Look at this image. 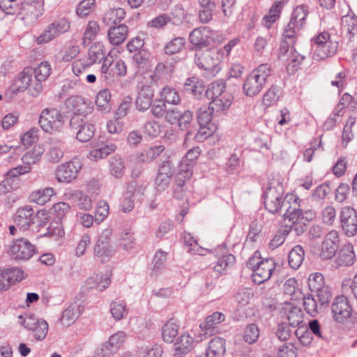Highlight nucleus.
I'll list each match as a JSON object with an SVG mask.
<instances>
[{
  "mask_svg": "<svg viewBox=\"0 0 357 357\" xmlns=\"http://www.w3.org/2000/svg\"><path fill=\"white\" fill-rule=\"evenodd\" d=\"M189 40L196 52L208 47L211 45V39L206 33V27L204 26L194 29L190 33Z\"/></svg>",
  "mask_w": 357,
  "mask_h": 357,
  "instance_id": "obj_23",
  "label": "nucleus"
},
{
  "mask_svg": "<svg viewBox=\"0 0 357 357\" xmlns=\"http://www.w3.org/2000/svg\"><path fill=\"white\" fill-rule=\"evenodd\" d=\"M45 151L43 145L35 146L32 150L26 152L22 157V160L26 163H36L40 160Z\"/></svg>",
  "mask_w": 357,
  "mask_h": 357,
  "instance_id": "obj_48",
  "label": "nucleus"
},
{
  "mask_svg": "<svg viewBox=\"0 0 357 357\" xmlns=\"http://www.w3.org/2000/svg\"><path fill=\"white\" fill-rule=\"evenodd\" d=\"M111 92L107 89L100 90L96 96L97 109L102 114H107L112 109Z\"/></svg>",
  "mask_w": 357,
  "mask_h": 357,
  "instance_id": "obj_29",
  "label": "nucleus"
},
{
  "mask_svg": "<svg viewBox=\"0 0 357 357\" xmlns=\"http://www.w3.org/2000/svg\"><path fill=\"white\" fill-rule=\"evenodd\" d=\"M53 210L55 213L54 220L61 221L66 215L70 212V206L65 202H59L54 205Z\"/></svg>",
  "mask_w": 357,
  "mask_h": 357,
  "instance_id": "obj_61",
  "label": "nucleus"
},
{
  "mask_svg": "<svg viewBox=\"0 0 357 357\" xmlns=\"http://www.w3.org/2000/svg\"><path fill=\"white\" fill-rule=\"evenodd\" d=\"M307 13V10L305 6L302 5L301 6H298L294 10L290 20H293L294 22L297 23L302 27L305 23Z\"/></svg>",
  "mask_w": 357,
  "mask_h": 357,
  "instance_id": "obj_54",
  "label": "nucleus"
},
{
  "mask_svg": "<svg viewBox=\"0 0 357 357\" xmlns=\"http://www.w3.org/2000/svg\"><path fill=\"white\" fill-rule=\"evenodd\" d=\"M259 331L258 326L255 324H251L247 326L244 331V340L249 343H255L259 338Z\"/></svg>",
  "mask_w": 357,
  "mask_h": 357,
  "instance_id": "obj_52",
  "label": "nucleus"
},
{
  "mask_svg": "<svg viewBox=\"0 0 357 357\" xmlns=\"http://www.w3.org/2000/svg\"><path fill=\"white\" fill-rule=\"evenodd\" d=\"M280 88L276 85H272L271 87L263 96V102L266 106H271L279 99Z\"/></svg>",
  "mask_w": 357,
  "mask_h": 357,
  "instance_id": "obj_50",
  "label": "nucleus"
},
{
  "mask_svg": "<svg viewBox=\"0 0 357 357\" xmlns=\"http://www.w3.org/2000/svg\"><path fill=\"white\" fill-rule=\"evenodd\" d=\"M213 113L215 112L211 110L209 105H204L199 108L197 118L200 127H206L211 123Z\"/></svg>",
  "mask_w": 357,
  "mask_h": 357,
  "instance_id": "obj_46",
  "label": "nucleus"
},
{
  "mask_svg": "<svg viewBox=\"0 0 357 357\" xmlns=\"http://www.w3.org/2000/svg\"><path fill=\"white\" fill-rule=\"evenodd\" d=\"M9 252L14 259L26 261L35 254L36 248L27 239L20 238L12 242Z\"/></svg>",
  "mask_w": 357,
  "mask_h": 357,
  "instance_id": "obj_10",
  "label": "nucleus"
},
{
  "mask_svg": "<svg viewBox=\"0 0 357 357\" xmlns=\"http://www.w3.org/2000/svg\"><path fill=\"white\" fill-rule=\"evenodd\" d=\"M126 338L127 334L124 331H120L111 335L109 341L113 348L117 351L123 344Z\"/></svg>",
  "mask_w": 357,
  "mask_h": 357,
  "instance_id": "obj_64",
  "label": "nucleus"
},
{
  "mask_svg": "<svg viewBox=\"0 0 357 357\" xmlns=\"http://www.w3.org/2000/svg\"><path fill=\"white\" fill-rule=\"evenodd\" d=\"M285 317L291 327L296 328L303 324V313L302 310L296 306L287 304L283 307Z\"/></svg>",
  "mask_w": 357,
  "mask_h": 357,
  "instance_id": "obj_27",
  "label": "nucleus"
},
{
  "mask_svg": "<svg viewBox=\"0 0 357 357\" xmlns=\"http://www.w3.org/2000/svg\"><path fill=\"white\" fill-rule=\"evenodd\" d=\"M340 225L344 234L353 237L357 234V212L351 206L342 208L340 213Z\"/></svg>",
  "mask_w": 357,
  "mask_h": 357,
  "instance_id": "obj_11",
  "label": "nucleus"
},
{
  "mask_svg": "<svg viewBox=\"0 0 357 357\" xmlns=\"http://www.w3.org/2000/svg\"><path fill=\"white\" fill-rule=\"evenodd\" d=\"M225 87L226 84L225 82H214L210 84L206 91V96L211 99L222 96L226 93H225Z\"/></svg>",
  "mask_w": 357,
  "mask_h": 357,
  "instance_id": "obj_49",
  "label": "nucleus"
},
{
  "mask_svg": "<svg viewBox=\"0 0 357 357\" xmlns=\"http://www.w3.org/2000/svg\"><path fill=\"white\" fill-rule=\"evenodd\" d=\"M333 235L335 236V238H337L336 234H330L322 242L320 248L314 246L311 248V252L316 257H319L324 260H326L335 256L338 245L336 244L335 241L331 238Z\"/></svg>",
  "mask_w": 357,
  "mask_h": 357,
  "instance_id": "obj_15",
  "label": "nucleus"
},
{
  "mask_svg": "<svg viewBox=\"0 0 357 357\" xmlns=\"http://www.w3.org/2000/svg\"><path fill=\"white\" fill-rule=\"evenodd\" d=\"M44 10L43 1L36 0L32 1H24L22 2L18 12L21 19L26 25H31L34 23Z\"/></svg>",
  "mask_w": 357,
  "mask_h": 357,
  "instance_id": "obj_9",
  "label": "nucleus"
},
{
  "mask_svg": "<svg viewBox=\"0 0 357 357\" xmlns=\"http://www.w3.org/2000/svg\"><path fill=\"white\" fill-rule=\"evenodd\" d=\"M67 107L73 111V115L89 116L93 112V103L81 96H73L66 100Z\"/></svg>",
  "mask_w": 357,
  "mask_h": 357,
  "instance_id": "obj_14",
  "label": "nucleus"
},
{
  "mask_svg": "<svg viewBox=\"0 0 357 357\" xmlns=\"http://www.w3.org/2000/svg\"><path fill=\"white\" fill-rule=\"evenodd\" d=\"M325 286L324 278L320 273H314L308 278V287L311 291H315Z\"/></svg>",
  "mask_w": 357,
  "mask_h": 357,
  "instance_id": "obj_51",
  "label": "nucleus"
},
{
  "mask_svg": "<svg viewBox=\"0 0 357 357\" xmlns=\"http://www.w3.org/2000/svg\"><path fill=\"white\" fill-rule=\"evenodd\" d=\"M285 219H289V221H291L292 223L298 222V220L302 217V219L304 218V215L303 213V211L299 208H293L289 206L287 210L285 213L283 215Z\"/></svg>",
  "mask_w": 357,
  "mask_h": 357,
  "instance_id": "obj_63",
  "label": "nucleus"
},
{
  "mask_svg": "<svg viewBox=\"0 0 357 357\" xmlns=\"http://www.w3.org/2000/svg\"><path fill=\"white\" fill-rule=\"evenodd\" d=\"M275 263L273 259H263L256 269H254L252 281L256 284H261L267 281L275 270Z\"/></svg>",
  "mask_w": 357,
  "mask_h": 357,
  "instance_id": "obj_19",
  "label": "nucleus"
},
{
  "mask_svg": "<svg viewBox=\"0 0 357 357\" xmlns=\"http://www.w3.org/2000/svg\"><path fill=\"white\" fill-rule=\"evenodd\" d=\"M116 149V146L113 143H102L97 146L96 148L91 150L89 153V158L95 160L106 158L108 155L114 153Z\"/></svg>",
  "mask_w": 357,
  "mask_h": 357,
  "instance_id": "obj_33",
  "label": "nucleus"
},
{
  "mask_svg": "<svg viewBox=\"0 0 357 357\" xmlns=\"http://www.w3.org/2000/svg\"><path fill=\"white\" fill-rule=\"evenodd\" d=\"M223 60V52L219 47L208 48L204 51H197L195 53V62L197 67L217 74L221 69L220 63Z\"/></svg>",
  "mask_w": 357,
  "mask_h": 357,
  "instance_id": "obj_3",
  "label": "nucleus"
},
{
  "mask_svg": "<svg viewBox=\"0 0 357 357\" xmlns=\"http://www.w3.org/2000/svg\"><path fill=\"white\" fill-rule=\"evenodd\" d=\"M146 185L141 184L138 185H130L128 188V195H131L134 199L137 201H142L145 196V192L146 190Z\"/></svg>",
  "mask_w": 357,
  "mask_h": 357,
  "instance_id": "obj_62",
  "label": "nucleus"
},
{
  "mask_svg": "<svg viewBox=\"0 0 357 357\" xmlns=\"http://www.w3.org/2000/svg\"><path fill=\"white\" fill-rule=\"evenodd\" d=\"M160 95L161 98L160 100L172 105H177L181 100L177 91L169 86H164L162 89Z\"/></svg>",
  "mask_w": 357,
  "mask_h": 357,
  "instance_id": "obj_38",
  "label": "nucleus"
},
{
  "mask_svg": "<svg viewBox=\"0 0 357 357\" xmlns=\"http://www.w3.org/2000/svg\"><path fill=\"white\" fill-rule=\"evenodd\" d=\"M128 33V26L123 24L109 27L107 31L108 40L111 44L119 45L125 41Z\"/></svg>",
  "mask_w": 357,
  "mask_h": 357,
  "instance_id": "obj_28",
  "label": "nucleus"
},
{
  "mask_svg": "<svg viewBox=\"0 0 357 357\" xmlns=\"http://www.w3.org/2000/svg\"><path fill=\"white\" fill-rule=\"evenodd\" d=\"M153 97V89L150 86H143L135 99L137 109L142 112L149 109L152 105Z\"/></svg>",
  "mask_w": 357,
  "mask_h": 357,
  "instance_id": "obj_24",
  "label": "nucleus"
},
{
  "mask_svg": "<svg viewBox=\"0 0 357 357\" xmlns=\"http://www.w3.org/2000/svg\"><path fill=\"white\" fill-rule=\"evenodd\" d=\"M277 357H297L296 349L291 343H284L278 349Z\"/></svg>",
  "mask_w": 357,
  "mask_h": 357,
  "instance_id": "obj_58",
  "label": "nucleus"
},
{
  "mask_svg": "<svg viewBox=\"0 0 357 357\" xmlns=\"http://www.w3.org/2000/svg\"><path fill=\"white\" fill-rule=\"evenodd\" d=\"M179 325L177 321L172 318L162 328V338L167 343H172L178 333Z\"/></svg>",
  "mask_w": 357,
  "mask_h": 357,
  "instance_id": "obj_32",
  "label": "nucleus"
},
{
  "mask_svg": "<svg viewBox=\"0 0 357 357\" xmlns=\"http://www.w3.org/2000/svg\"><path fill=\"white\" fill-rule=\"evenodd\" d=\"M135 244V238L134 234L130 231L126 230L121 236V246L125 250H130L134 248Z\"/></svg>",
  "mask_w": 357,
  "mask_h": 357,
  "instance_id": "obj_59",
  "label": "nucleus"
},
{
  "mask_svg": "<svg viewBox=\"0 0 357 357\" xmlns=\"http://www.w3.org/2000/svg\"><path fill=\"white\" fill-rule=\"evenodd\" d=\"M126 11L121 8H114L107 10L102 18L103 22L109 27L121 24L124 20Z\"/></svg>",
  "mask_w": 357,
  "mask_h": 357,
  "instance_id": "obj_31",
  "label": "nucleus"
},
{
  "mask_svg": "<svg viewBox=\"0 0 357 357\" xmlns=\"http://www.w3.org/2000/svg\"><path fill=\"white\" fill-rule=\"evenodd\" d=\"M69 29L70 23L66 19L54 21L38 37L37 42L39 44L48 43L61 34L67 32Z\"/></svg>",
  "mask_w": 357,
  "mask_h": 357,
  "instance_id": "obj_12",
  "label": "nucleus"
},
{
  "mask_svg": "<svg viewBox=\"0 0 357 357\" xmlns=\"http://www.w3.org/2000/svg\"><path fill=\"white\" fill-rule=\"evenodd\" d=\"M20 8L17 0H0V8L7 15L18 14Z\"/></svg>",
  "mask_w": 357,
  "mask_h": 357,
  "instance_id": "obj_53",
  "label": "nucleus"
},
{
  "mask_svg": "<svg viewBox=\"0 0 357 357\" xmlns=\"http://www.w3.org/2000/svg\"><path fill=\"white\" fill-rule=\"evenodd\" d=\"M111 174L116 178H121L124 174L125 165L121 157L114 155L109 160Z\"/></svg>",
  "mask_w": 357,
  "mask_h": 357,
  "instance_id": "obj_43",
  "label": "nucleus"
},
{
  "mask_svg": "<svg viewBox=\"0 0 357 357\" xmlns=\"http://www.w3.org/2000/svg\"><path fill=\"white\" fill-rule=\"evenodd\" d=\"M82 167L79 160L74 158L57 166L54 172L55 178L59 183H70L77 177Z\"/></svg>",
  "mask_w": 357,
  "mask_h": 357,
  "instance_id": "obj_7",
  "label": "nucleus"
},
{
  "mask_svg": "<svg viewBox=\"0 0 357 357\" xmlns=\"http://www.w3.org/2000/svg\"><path fill=\"white\" fill-rule=\"evenodd\" d=\"M355 259L356 255L352 244L347 243L337 252L333 266L338 268L340 266H351L354 264Z\"/></svg>",
  "mask_w": 357,
  "mask_h": 357,
  "instance_id": "obj_20",
  "label": "nucleus"
},
{
  "mask_svg": "<svg viewBox=\"0 0 357 357\" xmlns=\"http://www.w3.org/2000/svg\"><path fill=\"white\" fill-rule=\"evenodd\" d=\"M36 218L33 209L25 206L17 209L14 215V222L20 229L26 230L34 223Z\"/></svg>",
  "mask_w": 357,
  "mask_h": 357,
  "instance_id": "obj_18",
  "label": "nucleus"
},
{
  "mask_svg": "<svg viewBox=\"0 0 357 357\" xmlns=\"http://www.w3.org/2000/svg\"><path fill=\"white\" fill-rule=\"evenodd\" d=\"M51 70V66L47 61H42L35 69L24 68L15 81L12 87L13 93L17 94L28 89L31 96H38L43 90L42 82L49 77Z\"/></svg>",
  "mask_w": 357,
  "mask_h": 357,
  "instance_id": "obj_1",
  "label": "nucleus"
},
{
  "mask_svg": "<svg viewBox=\"0 0 357 357\" xmlns=\"http://www.w3.org/2000/svg\"><path fill=\"white\" fill-rule=\"evenodd\" d=\"M145 135L151 137H156L161 132V126L155 121H147L143 127Z\"/></svg>",
  "mask_w": 357,
  "mask_h": 357,
  "instance_id": "obj_55",
  "label": "nucleus"
},
{
  "mask_svg": "<svg viewBox=\"0 0 357 357\" xmlns=\"http://www.w3.org/2000/svg\"><path fill=\"white\" fill-rule=\"evenodd\" d=\"M341 28L350 37L357 34V17L355 15H344L342 17Z\"/></svg>",
  "mask_w": 357,
  "mask_h": 357,
  "instance_id": "obj_39",
  "label": "nucleus"
},
{
  "mask_svg": "<svg viewBox=\"0 0 357 357\" xmlns=\"http://www.w3.org/2000/svg\"><path fill=\"white\" fill-rule=\"evenodd\" d=\"M233 97L230 93H225L222 96L212 98L209 106L211 110L214 112H220L229 108L231 105Z\"/></svg>",
  "mask_w": 357,
  "mask_h": 357,
  "instance_id": "obj_34",
  "label": "nucleus"
},
{
  "mask_svg": "<svg viewBox=\"0 0 357 357\" xmlns=\"http://www.w3.org/2000/svg\"><path fill=\"white\" fill-rule=\"evenodd\" d=\"M111 235L110 229H105L102 231L93 248L95 255L99 257H110L114 253V250L110 243Z\"/></svg>",
  "mask_w": 357,
  "mask_h": 357,
  "instance_id": "obj_17",
  "label": "nucleus"
},
{
  "mask_svg": "<svg viewBox=\"0 0 357 357\" xmlns=\"http://www.w3.org/2000/svg\"><path fill=\"white\" fill-rule=\"evenodd\" d=\"M99 31L100 26L98 23L93 20L89 21L82 38L83 45L85 46L89 45L95 39Z\"/></svg>",
  "mask_w": 357,
  "mask_h": 357,
  "instance_id": "obj_41",
  "label": "nucleus"
},
{
  "mask_svg": "<svg viewBox=\"0 0 357 357\" xmlns=\"http://www.w3.org/2000/svg\"><path fill=\"white\" fill-rule=\"evenodd\" d=\"M38 123L45 132H59L63 126V116L56 108H46L42 111Z\"/></svg>",
  "mask_w": 357,
  "mask_h": 357,
  "instance_id": "obj_6",
  "label": "nucleus"
},
{
  "mask_svg": "<svg viewBox=\"0 0 357 357\" xmlns=\"http://www.w3.org/2000/svg\"><path fill=\"white\" fill-rule=\"evenodd\" d=\"M22 271L18 268L0 271V291L7 290L12 284L22 280Z\"/></svg>",
  "mask_w": 357,
  "mask_h": 357,
  "instance_id": "obj_22",
  "label": "nucleus"
},
{
  "mask_svg": "<svg viewBox=\"0 0 357 357\" xmlns=\"http://www.w3.org/2000/svg\"><path fill=\"white\" fill-rule=\"evenodd\" d=\"M331 311L337 322H347L351 315V306L348 298L344 296L336 297L331 305Z\"/></svg>",
  "mask_w": 357,
  "mask_h": 357,
  "instance_id": "obj_13",
  "label": "nucleus"
},
{
  "mask_svg": "<svg viewBox=\"0 0 357 357\" xmlns=\"http://www.w3.org/2000/svg\"><path fill=\"white\" fill-rule=\"evenodd\" d=\"M174 356L183 357L189 354L194 347L195 340L188 333H183L174 340Z\"/></svg>",
  "mask_w": 357,
  "mask_h": 357,
  "instance_id": "obj_21",
  "label": "nucleus"
},
{
  "mask_svg": "<svg viewBox=\"0 0 357 357\" xmlns=\"http://www.w3.org/2000/svg\"><path fill=\"white\" fill-rule=\"evenodd\" d=\"M185 90L198 98L204 91V86L202 84L196 81L195 77L187 79L185 83Z\"/></svg>",
  "mask_w": 357,
  "mask_h": 357,
  "instance_id": "obj_44",
  "label": "nucleus"
},
{
  "mask_svg": "<svg viewBox=\"0 0 357 357\" xmlns=\"http://www.w3.org/2000/svg\"><path fill=\"white\" fill-rule=\"evenodd\" d=\"M225 319V314L220 312H213L207 317L206 321L199 326L202 333L199 335L200 339L197 340V342H202L206 339L208 336L218 333V328L215 327V325L222 322Z\"/></svg>",
  "mask_w": 357,
  "mask_h": 357,
  "instance_id": "obj_16",
  "label": "nucleus"
},
{
  "mask_svg": "<svg viewBox=\"0 0 357 357\" xmlns=\"http://www.w3.org/2000/svg\"><path fill=\"white\" fill-rule=\"evenodd\" d=\"M225 351V340L215 337L209 342L205 357H223Z\"/></svg>",
  "mask_w": 357,
  "mask_h": 357,
  "instance_id": "obj_30",
  "label": "nucleus"
},
{
  "mask_svg": "<svg viewBox=\"0 0 357 357\" xmlns=\"http://www.w3.org/2000/svg\"><path fill=\"white\" fill-rule=\"evenodd\" d=\"M93 118L89 116L73 115L70 120L71 130L76 132V139L81 142H89L94 135L95 126Z\"/></svg>",
  "mask_w": 357,
  "mask_h": 357,
  "instance_id": "obj_5",
  "label": "nucleus"
},
{
  "mask_svg": "<svg viewBox=\"0 0 357 357\" xmlns=\"http://www.w3.org/2000/svg\"><path fill=\"white\" fill-rule=\"evenodd\" d=\"M185 40L182 37H176L169 41L165 47V53L173 55L180 52L184 47Z\"/></svg>",
  "mask_w": 357,
  "mask_h": 357,
  "instance_id": "obj_45",
  "label": "nucleus"
},
{
  "mask_svg": "<svg viewBox=\"0 0 357 357\" xmlns=\"http://www.w3.org/2000/svg\"><path fill=\"white\" fill-rule=\"evenodd\" d=\"M303 306L306 312L312 317H315L319 312L317 301L311 295L303 298Z\"/></svg>",
  "mask_w": 357,
  "mask_h": 357,
  "instance_id": "obj_57",
  "label": "nucleus"
},
{
  "mask_svg": "<svg viewBox=\"0 0 357 357\" xmlns=\"http://www.w3.org/2000/svg\"><path fill=\"white\" fill-rule=\"evenodd\" d=\"M314 42L313 58L316 60H323L336 54L338 43L333 40L328 32L324 31L312 38Z\"/></svg>",
  "mask_w": 357,
  "mask_h": 357,
  "instance_id": "obj_4",
  "label": "nucleus"
},
{
  "mask_svg": "<svg viewBox=\"0 0 357 357\" xmlns=\"http://www.w3.org/2000/svg\"><path fill=\"white\" fill-rule=\"evenodd\" d=\"M110 312L116 321L121 320L128 314V309L124 301H112L110 304Z\"/></svg>",
  "mask_w": 357,
  "mask_h": 357,
  "instance_id": "obj_42",
  "label": "nucleus"
},
{
  "mask_svg": "<svg viewBox=\"0 0 357 357\" xmlns=\"http://www.w3.org/2000/svg\"><path fill=\"white\" fill-rule=\"evenodd\" d=\"M63 143L59 140H51L45 154V160L50 163H57L63 158Z\"/></svg>",
  "mask_w": 357,
  "mask_h": 357,
  "instance_id": "obj_25",
  "label": "nucleus"
},
{
  "mask_svg": "<svg viewBox=\"0 0 357 357\" xmlns=\"http://www.w3.org/2000/svg\"><path fill=\"white\" fill-rule=\"evenodd\" d=\"M109 214V205L107 202H99L96 208L95 222L100 223L103 221Z\"/></svg>",
  "mask_w": 357,
  "mask_h": 357,
  "instance_id": "obj_56",
  "label": "nucleus"
},
{
  "mask_svg": "<svg viewBox=\"0 0 357 357\" xmlns=\"http://www.w3.org/2000/svg\"><path fill=\"white\" fill-rule=\"evenodd\" d=\"M54 195V190L52 188H45L33 191L29 195V199L40 205L47 202Z\"/></svg>",
  "mask_w": 357,
  "mask_h": 357,
  "instance_id": "obj_35",
  "label": "nucleus"
},
{
  "mask_svg": "<svg viewBox=\"0 0 357 357\" xmlns=\"http://www.w3.org/2000/svg\"><path fill=\"white\" fill-rule=\"evenodd\" d=\"M105 56L104 45L101 43H94L89 50L88 57L89 61L87 63L92 66L93 63L101 61Z\"/></svg>",
  "mask_w": 357,
  "mask_h": 357,
  "instance_id": "obj_37",
  "label": "nucleus"
},
{
  "mask_svg": "<svg viewBox=\"0 0 357 357\" xmlns=\"http://www.w3.org/2000/svg\"><path fill=\"white\" fill-rule=\"evenodd\" d=\"M304 250L302 246L297 245L294 246L288 256V262L289 266L294 268L297 269L302 264L304 259Z\"/></svg>",
  "mask_w": 357,
  "mask_h": 357,
  "instance_id": "obj_36",
  "label": "nucleus"
},
{
  "mask_svg": "<svg viewBox=\"0 0 357 357\" xmlns=\"http://www.w3.org/2000/svg\"><path fill=\"white\" fill-rule=\"evenodd\" d=\"M271 74V68L268 63L259 65L246 77L243 84V93L248 97H254L259 94Z\"/></svg>",
  "mask_w": 357,
  "mask_h": 357,
  "instance_id": "obj_2",
  "label": "nucleus"
},
{
  "mask_svg": "<svg viewBox=\"0 0 357 357\" xmlns=\"http://www.w3.org/2000/svg\"><path fill=\"white\" fill-rule=\"evenodd\" d=\"M72 199L76 202L80 209L89 210L92 206L91 200L89 197L82 191L77 190L72 194Z\"/></svg>",
  "mask_w": 357,
  "mask_h": 357,
  "instance_id": "obj_47",
  "label": "nucleus"
},
{
  "mask_svg": "<svg viewBox=\"0 0 357 357\" xmlns=\"http://www.w3.org/2000/svg\"><path fill=\"white\" fill-rule=\"evenodd\" d=\"M112 78L114 76H124L126 74V66L122 59L112 60Z\"/></svg>",
  "mask_w": 357,
  "mask_h": 357,
  "instance_id": "obj_60",
  "label": "nucleus"
},
{
  "mask_svg": "<svg viewBox=\"0 0 357 357\" xmlns=\"http://www.w3.org/2000/svg\"><path fill=\"white\" fill-rule=\"evenodd\" d=\"M79 307L73 305L66 309L61 315V321L65 326H70L73 324L79 315Z\"/></svg>",
  "mask_w": 357,
  "mask_h": 357,
  "instance_id": "obj_40",
  "label": "nucleus"
},
{
  "mask_svg": "<svg viewBox=\"0 0 357 357\" xmlns=\"http://www.w3.org/2000/svg\"><path fill=\"white\" fill-rule=\"evenodd\" d=\"M111 283L110 278L107 275L93 274L84 282L86 290L97 289L102 291L107 289Z\"/></svg>",
  "mask_w": 357,
  "mask_h": 357,
  "instance_id": "obj_26",
  "label": "nucleus"
},
{
  "mask_svg": "<svg viewBox=\"0 0 357 357\" xmlns=\"http://www.w3.org/2000/svg\"><path fill=\"white\" fill-rule=\"evenodd\" d=\"M283 188L278 184L277 186L268 187L264 195L265 208L270 213H278L286 204L283 199Z\"/></svg>",
  "mask_w": 357,
  "mask_h": 357,
  "instance_id": "obj_8",
  "label": "nucleus"
}]
</instances>
